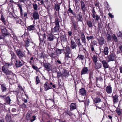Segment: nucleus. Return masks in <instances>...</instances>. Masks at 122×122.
Instances as JSON below:
<instances>
[{
	"instance_id": "4c0bfd02",
	"label": "nucleus",
	"mask_w": 122,
	"mask_h": 122,
	"mask_svg": "<svg viewBox=\"0 0 122 122\" xmlns=\"http://www.w3.org/2000/svg\"><path fill=\"white\" fill-rule=\"evenodd\" d=\"M29 33L28 31H25L24 34L21 36V37L23 38H25V37L27 36V37H28V36L29 35Z\"/></svg>"
},
{
	"instance_id": "bf43d9fd",
	"label": "nucleus",
	"mask_w": 122,
	"mask_h": 122,
	"mask_svg": "<svg viewBox=\"0 0 122 122\" xmlns=\"http://www.w3.org/2000/svg\"><path fill=\"white\" fill-rule=\"evenodd\" d=\"M104 5L106 7L107 9L109 8V5L107 1H105L104 2Z\"/></svg>"
},
{
	"instance_id": "9b49d317",
	"label": "nucleus",
	"mask_w": 122,
	"mask_h": 122,
	"mask_svg": "<svg viewBox=\"0 0 122 122\" xmlns=\"http://www.w3.org/2000/svg\"><path fill=\"white\" fill-rule=\"evenodd\" d=\"M89 70L87 67H83L81 71V75H82L89 73Z\"/></svg>"
},
{
	"instance_id": "4d7b16f0",
	"label": "nucleus",
	"mask_w": 122,
	"mask_h": 122,
	"mask_svg": "<svg viewBox=\"0 0 122 122\" xmlns=\"http://www.w3.org/2000/svg\"><path fill=\"white\" fill-rule=\"evenodd\" d=\"M1 20L2 21L3 23H4V24H6V21L5 20V18L3 15L1 14Z\"/></svg>"
},
{
	"instance_id": "6e6d98bb",
	"label": "nucleus",
	"mask_w": 122,
	"mask_h": 122,
	"mask_svg": "<svg viewBox=\"0 0 122 122\" xmlns=\"http://www.w3.org/2000/svg\"><path fill=\"white\" fill-rule=\"evenodd\" d=\"M32 68L36 70L38 72L39 71V68H38L36 66L34 65H32Z\"/></svg>"
},
{
	"instance_id": "c03bdc74",
	"label": "nucleus",
	"mask_w": 122,
	"mask_h": 122,
	"mask_svg": "<svg viewBox=\"0 0 122 122\" xmlns=\"http://www.w3.org/2000/svg\"><path fill=\"white\" fill-rule=\"evenodd\" d=\"M55 54L53 53H49L48 55L52 59H55L56 57Z\"/></svg>"
},
{
	"instance_id": "5701e85b",
	"label": "nucleus",
	"mask_w": 122,
	"mask_h": 122,
	"mask_svg": "<svg viewBox=\"0 0 122 122\" xmlns=\"http://www.w3.org/2000/svg\"><path fill=\"white\" fill-rule=\"evenodd\" d=\"M94 67L97 70L101 68L102 66V64L100 62H97L94 63Z\"/></svg>"
},
{
	"instance_id": "6ab92c4d",
	"label": "nucleus",
	"mask_w": 122,
	"mask_h": 122,
	"mask_svg": "<svg viewBox=\"0 0 122 122\" xmlns=\"http://www.w3.org/2000/svg\"><path fill=\"white\" fill-rule=\"evenodd\" d=\"M105 90L107 93L109 94H110L112 92V88L111 86H108L106 88Z\"/></svg>"
},
{
	"instance_id": "a19ab883",
	"label": "nucleus",
	"mask_w": 122,
	"mask_h": 122,
	"mask_svg": "<svg viewBox=\"0 0 122 122\" xmlns=\"http://www.w3.org/2000/svg\"><path fill=\"white\" fill-rule=\"evenodd\" d=\"M87 24L89 28H92L93 27V24L91 20H88L87 21Z\"/></svg>"
},
{
	"instance_id": "5fc2aeb1",
	"label": "nucleus",
	"mask_w": 122,
	"mask_h": 122,
	"mask_svg": "<svg viewBox=\"0 0 122 122\" xmlns=\"http://www.w3.org/2000/svg\"><path fill=\"white\" fill-rule=\"evenodd\" d=\"M82 18V16L80 14H77V19L78 20V21H82L81 18Z\"/></svg>"
},
{
	"instance_id": "c9c22d12",
	"label": "nucleus",
	"mask_w": 122,
	"mask_h": 122,
	"mask_svg": "<svg viewBox=\"0 0 122 122\" xmlns=\"http://www.w3.org/2000/svg\"><path fill=\"white\" fill-rule=\"evenodd\" d=\"M31 114L27 113L26 115V119L27 120H30L31 118Z\"/></svg>"
},
{
	"instance_id": "680f3d73",
	"label": "nucleus",
	"mask_w": 122,
	"mask_h": 122,
	"mask_svg": "<svg viewBox=\"0 0 122 122\" xmlns=\"http://www.w3.org/2000/svg\"><path fill=\"white\" fill-rule=\"evenodd\" d=\"M20 106L23 108H25L27 107L26 105L24 103H23Z\"/></svg>"
},
{
	"instance_id": "0eeeda50",
	"label": "nucleus",
	"mask_w": 122,
	"mask_h": 122,
	"mask_svg": "<svg viewBox=\"0 0 122 122\" xmlns=\"http://www.w3.org/2000/svg\"><path fill=\"white\" fill-rule=\"evenodd\" d=\"M47 37V41H53L55 38V36L51 33H48L46 36Z\"/></svg>"
},
{
	"instance_id": "338daca9",
	"label": "nucleus",
	"mask_w": 122,
	"mask_h": 122,
	"mask_svg": "<svg viewBox=\"0 0 122 122\" xmlns=\"http://www.w3.org/2000/svg\"><path fill=\"white\" fill-rule=\"evenodd\" d=\"M69 55L67 54H66V55L65 54V58L66 59L67 58V60L69 59H70L71 58V57L69 56Z\"/></svg>"
},
{
	"instance_id": "58836bf2",
	"label": "nucleus",
	"mask_w": 122,
	"mask_h": 122,
	"mask_svg": "<svg viewBox=\"0 0 122 122\" xmlns=\"http://www.w3.org/2000/svg\"><path fill=\"white\" fill-rule=\"evenodd\" d=\"M92 59L93 62L94 63L97 62V61H98L97 56L95 55L93 56L92 58Z\"/></svg>"
},
{
	"instance_id": "a878e982",
	"label": "nucleus",
	"mask_w": 122,
	"mask_h": 122,
	"mask_svg": "<svg viewBox=\"0 0 122 122\" xmlns=\"http://www.w3.org/2000/svg\"><path fill=\"white\" fill-rule=\"evenodd\" d=\"M60 26L55 25L54 28L52 29V31L53 32H59Z\"/></svg>"
},
{
	"instance_id": "f03ea898",
	"label": "nucleus",
	"mask_w": 122,
	"mask_h": 122,
	"mask_svg": "<svg viewBox=\"0 0 122 122\" xmlns=\"http://www.w3.org/2000/svg\"><path fill=\"white\" fill-rule=\"evenodd\" d=\"M15 52L17 56L19 59L21 60V61L23 62V58H25L26 57L25 51H24L20 49H18L15 50Z\"/></svg>"
},
{
	"instance_id": "f704fd0d",
	"label": "nucleus",
	"mask_w": 122,
	"mask_h": 122,
	"mask_svg": "<svg viewBox=\"0 0 122 122\" xmlns=\"http://www.w3.org/2000/svg\"><path fill=\"white\" fill-rule=\"evenodd\" d=\"M62 72H61L60 71H58L57 72V77L58 79H59L60 77L62 79L63 78L62 76Z\"/></svg>"
},
{
	"instance_id": "603ef678",
	"label": "nucleus",
	"mask_w": 122,
	"mask_h": 122,
	"mask_svg": "<svg viewBox=\"0 0 122 122\" xmlns=\"http://www.w3.org/2000/svg\"><path fill=\"white\" fill-rule=\"evenodd\" d=\"M8 79H11L9 77H13V73L11 72H10L8 70Z\"/></svg>"
},
{
	"instance_id": "a211bd4d",
	"label": "nucleus",
	"mask_w": 122,
	"mask_h": 122,
	"mask_svg": "<svg viewBox=\"0 0 122 122\" xmlns=\"http://www.w3.org/2000/svg\"><path fill=\"white\" fill-rule=\"evenodd\" d=\"M101 62L104 69L109 68V65L107 61L105 60H103Z\"/></svg>"
},
{
	"instance_id": "dca6fc26",
	"label": "nucleus",
	"mask_w": 122,
	"mask_h": 122,
	"mask_svg": "<svg viewBox=\"0 0 122 122\" xmlns=\"http://www.w3.org/2000/svg\"><path fill=\"white\" fill-rule=\"evenodd\" d=\"M21 62L20 60H16L15 63L16 67H19L22 66L24 64L23 62Z\"/></svg>"
},
{
	"instance_id": "c756f323",
	"label": "nucleus",
	"mask_w": 122,
	"mask_h": 122,
	"mask_svg": "<svg viewBox=\"0 0 122 122\" xmlns=\"http://www.w3.org/2000/svg\"><path fill=\"white\" fill-rule=\"evenodd\" d=\"M71 111L70 110H65L63 114L65 113V115H67L69 116H72L73 115V114Z\"/></svg>"
},
{
	"instance_id": "3c124183",
	"label": "nucleus",
	"mask_w": 122,
	"mask_h": 122,
	"mask_svg": "<svg viewBox=\"0 0 122 122\" xmlns=\"http://www.w3.org/2000/svg\"><path fill=\"white\" fill-rule=\"evenodd\" d=\"M107 40L108 41H111L112 40V37L110 34H107Z\"/></svg>"
},
{
	"instance_id": "f3484780",
	"label": "nucleus",
	"mask_w": 122,
	"mask_h": 122,
	"mask_svg": "<svg viewBox=\"0 0 122 122\" xmlns=\"http://www.w3.org/2000/svg\"><path fill=\"white\" fill-rule=\"evenodd\" d=\"M92 12L93 13V14L92 15V17L94 18H95V20H98L99 19L100 17H99L98 15H97L96 16L95 14L96 13L95 10L94 8L92 10H91Z\"/></svg>"
},
{
	"instance_id": "2eb2a0df",
	"label": "nucleus",
	"mask_w": 122,
	"mask_h": 122,
	"mask_svg": "<svg viewBox=\"0 0 122 122\" xmlns=\"http://www.w3.org/2000/svg\"><path fill=\"white\" fill-rule=\"evenodd\" d=\"M32 16L35 20H36L39 19V15L38 12L36 11H35L32 13Z\"/></svg>"
},
{
	"instance_id": "c85d7f7f",
	"label": "nucleus",
	"mask_w": 122,
	"mask_h": 122,
	"mask_svg": "<svg viewBox=\"0 0 122 122\" xmlns=\"http://www.w3.org/2000/svg\"><path fill=\"white\" fill-rule=\"evenodd\" d=\"M8 35L9 37H10L13 38V31L11 29L9 28L8 27Z\"/></svg>"
},
{
	"instance_id": "ddd939ff",
	"label": "nucleus",
	"mask_w": 122,
	"mask_h": 122,
	"mask_svg": "<svg viewBox=\"0 0 122 122\" xmlns=\"http://www.w3.org/2000/svg\"><path fill=\"white\" fill-rule=\"evenodd\" d=\"M49 84L47 81H46L44 85V90L47 91L49 89H51L52 87L51 86H49Z\"/></svg>"
},
{
	"instance_id": "423d86ee",
	"label": "nucleus",
	"mask_w": 122,
	"mask_h": 122,
	"mask_svg": "<svg viewBox=\"0 0 122 122\" xmlns=\"http://www.w3.org/2000/svg\"><path fill=\"white\" fill-rule=\"evenodd\" d=\"M62 72L63 78L64 77L66 78L70 76V73L65 68H64L63 69Z\"/></svg>"
},
{
	"instance_id": "9d476101",
	"label": "nucleus",
	"mask_w": 122,
	"mask_h": 122,
	"mask_svg": "<svg viewBox=\"0 0 122 122\" xmlns=\"http://www.w3.org/2000/svg\"><path fill=\"white\" fill-rule=\"evenodd\" d=\"M97 40L99 44L101 46H102L104 43L105 40L103 37H99L98 38H97Z\"/></svg>"
},
{
	"instance_id": "ea45409f",
	"label": "nucleus",
	"mask_w": 122,
	"mask_h": 122,
	"mask_svg": "<svg viewBox=\"0 0 122 122\" xmlns=\"http://www.w3.org/2000/svg\"><path fill=\"white\" fill-rule=\"evenodd\" d=\"M75 40L76 41V43L77 44L78 46L79 47L81 45V43L80 42V39L77 38L76 39L74 38Z\"/></svg>"
},
{
	"instance_id": "f257e3e1",
	"label": "nucleus",
	"mask_w": 122,
	"mask_h": 122,
	"mask_svg": "<svg viewBox=\"0 0 122 122\" xmlns=\"http://www.w3.org/2000/svg\"><path fill=\"white\" fill-rule=\"evenodd\" d=\"M37 34L38 35L39 41V45L40 46H43L44 45V44L45 43V40L46 39V36L45 33L44 32H37Z\"/></svg>"
},
{
	"instance_id": "e2e57ef3",
	"label": "nucleus",
	"mask_w": 122,
	"mask_h": 122,
	"mask_svg": "<svg viewBox=\"0 0 122 122\" xmlns=\"http://www.w3.org/2000/svg\"><path fill=\"white\" fill-rule=\"evenodd\" d=\"M32 119H30V121L31 122H33L36 119V117L35 116L33 115L32 117Z\"/></svg>"
},
{
	"instance_id": "bb28decb",
	"label": "nucleus",
	"mask_w": 122,
	"mask_h": 122,
	"mask_svg": "<svg viewBox=\"0 0 122 122\" xmlns=\"http://www.w3.org/2000/svg\"><path fill=\"white\" fill-rule=\"evenodd\" d=\"M25 43V46L27 48L29 46V43L30 41V40L28 37H27L25 40H24Z\"/></svg>"
},
{
	"instance_id": "4be33fe9",
	"label": "nucleus",
	"mask_w": 122,
	"mask_h": 122,
	"mask_svg": "<svg viewBox=\"0 0 122 122\" xmlns=\"http://www.w3.org/2000/svg\"><path fill=\"white\" fill-rule=\"evenodd\" d=\"M55 5L54 7V9L55 10V12H56V11L59 12L60 9V4L58 3H54Z\"/></svg>"
},
{
	"instance_id": "e433bc0d",
	"label": "nucleus",
	"mask_w": 122,
	"mask_h": 122,
	"mask_svg": "<svg viewBox=\"0 0 122 122\" xmlns=\"http://www.w3.org/2000/svg\"><path fill=\"white\" fill-rule=\"evenodd\" d=\"M14 85H10L9 88V92H13L14 91Z\"/></svg>"
},
{
	"instance_id": "39448f33",
	"label": "nucleus",
	"mask_w": 122,
	"mask_h": 122,
	"mask_svg": "<svg viewBox=\"0 0 122 122\" xmlns=\"http://www.w3.org/2000/svg\"><path fill=\"white\" fill-rule=\"evenodd\" d=\"M115 58L114 55L111 52L110 54L107 56V62H108L114 61Z\"/></svg>"
},
{
	"instance_id": "20e7f679",
	"label": "nucleus",
	"mask_w": 122,
	"mask_h": 122,
	"mask_svg": "<svg viewBox=\"0 0 122 122\" xmlns=\"http://www.w3.org/2000/svg\"><path fill=\"white\" fill-rule=\"evenodd\" d=\"M26 0H19L18 2L16 3L15 4L16 5L19 7V9L20 12L21 16V17L23 16V10H22V5L20 4L21 2L25 3V2H26Z\"/></svg>"
},
{
	"instance_id": "49530a36",
	"label": "nucleus",
	"mask_w": 122,
	"mask_h": 122,
	"mask_svg": "<svg viewBox=\"0 0 122 122\" xmlns=\"http://www.w3.org/2000/svg\"><path fill=\"white\" fill-rule=\"evenodd\" d=\"M72 27L74 30H78L77 26L76 23L71 24Z\"/></svg>"
},
{
	"instance_id": "774afa93",
	"label": "nucleus",
	"mask_w": 122,
	"mask_h": 122,
	"mask_svg": "<svg viewBox=\"0 0 122 122\" xmlns=\"http://www.w3.org/2000/svg\"><path fill=\"white\" fill-rule=\"evenodd\" d=\"M44 1V0H41V1H40V3H41V5L43 6H44L45 7Z\"/></svg>"
},
{
	"instance_id": "f8f14e48",
	"label": "nucleus",
	"mask_w": 122,
	"mask_h": 122,
	"mask_svg": "<svg viewBox=\"0 0 122 122\" xmlns=\"http://www.w3.org/2000/svg\"><path fill=\"white\" fill-rule=\"evenodd\" d=\"M64 49H60L58 48H56L55 51V52L56 55L59 56L60 54L64 52Z\"/></svg>"
},
{
	"instance_id": "cd10ccee",
	"label": "nucleus",
	"mask_w": 122,
	"mask_h": 122,
	"mask_svg": "<svg viewBox=\"0 0 122 122\" xmlns=\"http://www.w3.org/2000/svg\"><path fill=\"white\" fill-rule=\"evenodd\" d=\"M112 98H113V101L114 104L118 102V96L115 95L113 96Z\"/></svg>"
},
{
	"instance_id": "052dcab7",
	"label": "nucleus",
	"mask_w": 122,
	"mask_h": 122,
	"mask_svg": "<svg viewBox=\"0 0 122 122\" xmlns=\"http://www.w3.org/2000/svg\"><path fill=\"white\" fill-rule=\"evenodd\" d=\"M94 37L93 36H87L86 38L88 41H89V40L93 39Z\"/></svg>"
},
{
	"instance_id": "37998d69",
	"label": "nucleus",
	"mask_w": 122,
	"mask_h": 122,
	"mask_svg": "<svg viewBox=\"0 0 122 122\" xmlns=\"http://www.w3.org/2000/svg\"><path fill=\"white\" fill-rule=\"evenodd\" d=\"M33 8L34 10H38V6L37 4L34 2L33 4Z\"/></svg>"
},
{
	"instance_id": "aec40b11",
	"label": "nucleus",
	"mask_w": 122,
	"mask_h": 122,
	"mask_svg": "<svg viewBox=\"0 0 122 122\" xmlns=\"http://www.w3.org/2000/svg\"><path fill=\"white\" fill-rule=\"evenodd\" d=\"M35 26V25L33 24L27 27L26 28L28 31L35 30L36 29Z\"/></svg>"
},
{
	"instance_id": "79ce46f5",
	"label": "nucleus",
	"mask_w": 122,
	"mask_h": 122,
	"mask_svg": "<svg viewBox=\"0 0 122 122\" xmlns=\"http://www.w3.org/2000/svg\"><path fill=\"white\" fill-rule=\"evenodd\" d=\"M68 7V11L69 12V13L73 15H76V13L75 12H73V10L71 9L70 5H69Z\"/></svg>"
},
{
	"instance_id": "4468645a",
	"label": "nucleus",
	"mask_w": 122,
	"mask_h": 122,
	"mask_svg": "<svg viewBox=\"0 0 122 122\" xmlns=\"http://www.w3.org/2000/svg\"><path fill=\"white\" fill-rule=\"evenodd\" d=\"M76 103H71L70 106V111H72L74 110L77 109V107L76 106Z\"/></svg>"
},
{
	"instance_id": "412c9836",
	"label": "nucleus",
	"mask_w": 122,
	"mask_h": 122,
	"mask_svg": "<svg viewBox=\"0 0 122 122\" xmlns=\"http://www.w3.org/2000/svg\"><path fill=\"white\" fill-rule=\"evenodd\" d=\"M76 43L74 41V40L71 39V47L72 49H76L77 47Z\"/></svg>"
},
{
	"instance_id": "13d9d810",
	"label": "nucleus",
	"mask_w": 122,
	"mask_h": 122,
	"mask_svg": "<svg viewBox=\"0 0 122 122\" xmlns=\"http://www.w3.org/2000/svg\"><path fill=\"white\" fill-rule=\"evenodd\" d=\"M82 43L85 44L86 42V40L85 37L81 38Z\"/></svg>"
},
{
	"instance_id": "a18cd8bd",
	"label": "nucleus",
	"mask_w": 122,
	"mask_h": 122,
	"mask_svg": "<svg viewBox=\"0 0 122 122\" xmlns=\"http://www.w3.org/2000/svg\"><path fill=\"white\" fill-rule=\"evenodd\" d=\"M40 82V80L39 77L37 76H36L35 83L36 85H37Z\"/></svg>"
},
{
	"instance_id": "69168bd1",
	"label": "nucleus",
	"mask_w": 122,
	"mask_h": 122,
	"mask_svg": "<svg viewBox=\"0 0 122 122\" xmlns=\"http://www.w3.org/2000/svg\"><path fill=\"white\" fill-rule=\"evenodd\" d=\"M71 25L76 23V22L75 20V19L73 18H72L71 20Z\"/></svg>"
},
{
	"instance_id": "72a5a7b5",
	"label": "nucleus",
	"mask_w": 122,
	"mask_h": 122,
	"mask_svg": "<svg viewBox=\"0 0 122 122\" xmlns=\"http://www.w3.org/2000/svg\"><path fill=\"white\" fill-rule=\"evenodd\" d=\"M76 59L80 60L82 61L84 59V57L83 55L79 54V53Z\"/></svg>"
},
{
	"instance_id": "b1692460",
	"label": "nucleus",
	"mask_w": 122,
	"mask_h": 122,
	"mask_svg": "<svg viewBox=\"0 0 122 122\" xmlns=\"http://www.w3.org/2000/svg\"><path fill=\"white\" fill-rule=\"evenodd\" d=\"M10 53L11 55V60L12 62L14 61L16 58V56L15 53L12 51H10Z\"/></svg>"
},
{
	"instance_id": "7c9ffc66",
	"label": "nucleus",
	"mask_w": 122,
	"mask_h": 122,
	"mask_svg": "<svg viewBox=\"0 0 122 122\" xmlns=\"http://www.w3.org/2000/svg\"><path fill=\"white\" fill-rule=\"evenodd\" d=\"M109 49L108 48L107 46L105 47L103 51L102 52L105 55H107L109 52Z\"/></svg>"
},
{
	"instance_id": "7ed1b4c3",
	"label": "nucleus",
	"mask_w": 122,
	"mask_h": 122,
	"mask_svg": "<svg viewBox=\"0 0 122 122\" xmlns=\"http://www.w3.org/2000/svg\"><path fill=\"white\" fill-rule=\"evenodd\" d=\"M43 66L48 73H50L52 70V65L48 62H43Z\"/></svg>"
},
{
	"instance_id": "6e6552de",
	"label": "nucleus",
	"mask_w": 122,
	"mask_h": 122,
	"mask_svg": "<svg viewBox=\"0 0 122 122\" xmlns=\"http://www.w3.org/2000/svg\"><path fill=\"white\" fill-rule=\"evenodd\" d=\"M81 7L82 10V13L84 15H85V14L86 9V5L84 2L82 1H81Z\"/></svg>"
},
{
	"instance_id": "8fccbe9b",
	"label": "nucleus",
	"mask_w": 122,
	"mask_h": 122,
	"mask_svg": "<svg viewBox=\"0 0 122 122\" xmlns=\"http://www.w3.org/2000/svg\"><path fill=\"white\" fill-rule=\"evenodd\" d=\"M89 73V79L90 82L91 81L92 77V75H93V72L92 71H90Z\"/></svg>"
},
{
	"instance_id": "1a4fd4ad",
	"label": "nucleus",
	"mask_w": 122,
	"mask_h": 122,
	"mask_svg": "<svg viewBox=\"0 0 122 122\" xmlns=\"http://www.w3.org/2000/svg\"><path fill=\"white\" fill-rule=\"evenodd\" d=\"M79 92L80 95L83 96H86V91L84 88H81L79 90Z\"/></svg>"
},
{
	"instance_id": "0e129e2a",
	"label": "nucleus",
	"mask_w": 122,
	"mask_h": 122,
	"mask_svg": "<svg viewBox=\"0 0 122 122\" xmlns=\"http://www.w3.org/2000/svg\"><path fill=\"white\" fill-rule=\"evenodd\" d=\"M96 94L100 97L101 96L102 97H103L102 96L103 94L101 92H96Z\"/></svg>"
},
{
	"instance_id": "864d4df0",
	"label": "nucleus",
	"mask_w": 122,
	"mask_h": 122,
	"mask_svg": "<svg viewBox=\"0 0 122 122\" xmlns=\"http://www.w3.org/2000/svg\"><path fill=\"white\" fill-rule=\"evenodd\" d=\"M116 111L118 115H120L122 113L119 108H118V107L117 108V109L116 110Z\"/></svg>"
},
{
	"instance_id": "393cba45",
	"label": "nucleus",
	"mask_w": 122,
	"mask_h": 122,
	"mask_svg": "<svg viewBox=\"0 0 122 122\" xmlns=\"http://www.w3.org/2000/svg\"><path fill=\"white\" fill-rule=\"evenodd\" d=\"M93 102L96 103H99L102 102L101 99L100 97H97L95 98L94 99H93Z\"/></svg>"
},
{
	"instance_id": "de8ad7c7",
	"label": "nucleus",
	"mask_w": 122,
	"mask_h": 122,
	"mask_svg": "<svg viewBox=\"0 0 122 122\" xmlns=\"http://www.w3.org/2000/svg\"><path fill=\"white\" fill-rule=\"evenodd\" d=\"M2 33L4 35H7V29L5 28L2 29Z\"/></svg>"
},
{
	"instance_id": "2f4dec72",
	"label": "nucleus",
	"mask_w": 122,
	"mask_h": 122,
	"mask_svg": "<svg viewBox=\"0 0 122 122\" xmlns=\"http://www.w3.org/2000/svg\"><path fill=\"white\" fill-rule=\"evenodd\" d=\"M65 52H64L65 54H69L71 53V50L70 47L69 46L66 47L65 48Z\"/></svg>"
},
{
	"instance_id": "473e14b6",
	"label": "nucleus",
	"mask_w": 122,
	"mask_h": 122,
	"mask_svg": "<svg viewBox=\"0 0 122 122\" xmlns=\"http://www.w3.org/2000/svg\"><path fill=\"white\" fill-rule=\"evenodd\" d=\"M2 70L3 71L6 75L8 74V68L7 66L4 65L2 67Z\"/></svg>"
},
{
	"instance_id": "09e8293b",
	"label": "nucleus",
	"mask_w": 122,
	"mask_h": 122,
	"mask_svg": "<svg viewBox=\"0 0 122 122\" xmlns=\"http://www.w3.org/2000/svg\"><path fill=\"white\" fill-rule=\"evenodd\" d=\"M112 39L114 40V41L115 42H118V40L117 37H116L115 34H113L112 35Z\"/></svg>"
}]
</instances>
